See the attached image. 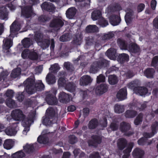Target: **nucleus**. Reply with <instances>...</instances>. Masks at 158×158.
I'll list each match as a JSON object with an SVG mask.
<instances>
[{"instance_id":"f257e3e1","label":"nucleus","mask_w":158,"mask_h":158,"mask_svg":"<svg viewBox=\"0 0 158 158\" xmlns=\"http://www.w3.org/2000/svg\"><path fill=\"white\" fill-rule=\"evenodd\" d=\"M35 115V112L32 111L28 114L26 118L22 121V125L25 127L23 131V134L26 135L27 132L29 131L30 126L31 124L33 122Z\"/></svg>"},{"instance_id":"f03ea898","label":"nucleus","mask_w":158,"mask_h":158,"mask_svg":"<svg viewBox=\"0 0 158 158\" xmlns=\"http://www.w3.org/2000/svg\"><path fill=\"white\" fill-rule=\"evenodd\" d=\"M108 64V62L107 61L102 59L98 62H95L91 65L89 72L91 73H95L99 68L103 67H106Z\"/></svg>"},{"instance_id":"7ed1b4c3","label":"nucleus","mask_w":158,"mask_h":158,"mask_svg":"<svg viewBox=\"0 0 158 158\" xmlns=\"http://www.w3.org/2000/svg\"><path fill=\"white\" fill-rule=\"evenodd\" d=\"M11 116L12 118L15 121H23L27 118L23 111L20 109H15L13 110L11 113Z\"/></svg>"},{"instance_id":"20e7f679","label":"nucleus","mask_w":158,"mask_h":158,"mask_svg":"<svg viewBox=\"0 0 158 158\" xmlns=\"http://www.w3.org/2000/svg\"><path fill=\"white\" fill-rule=\"evenodd\" d=\"M27 92L29 94H32V90L34 88L35 83L33 78H29L24 82Z\"/></svg>"},{"instance_id":"39448f33","label":"nucleus","mask_w":158,"mask_h":158,"mask_svg":"<svg viewBox=\"0 0 158 158\" xmlns=\"http://www.w3.org/2000/svg\"><path fill=\"white\" fill-rule=\"evenodd\" d=\"M51 42L50 48L53 49L55 47V42L53 39L50 41L49 39H44L38 44L43 49H44L48 48Z\"/></svg>"},{"instance_id":"423d86ee","label":"nucleus","mask_w":158,"mask_h":158,"mask_svg":"<svg viewBox=\"0 0 158 158\" xmlns=\"http://www.w3.org/2000/svg\"><path fill=\"white\" fill-rule=\"evenodd\" d=\"M130 128V124L128 123L123 122L120 124V130L122 132L124 133L126 135L129 136L133 134V131H128Z\"/></svg>"},{"instance_id":"0eeeda50","label":"nucleus","mask_w":158,"mask_h":158,"mask_svg":"<svg viewBox=\"0 0 158 158\" xmlns=\"http://www.w3.org/2000/svg\"><path fill=\"white\" fill-rule=\"evenodd\" d=\"M18 123H13L10 127H7L5 131L6 134L10 136L15 135L17 132L16 128L18 127Z\"/></svg>"},{"instance_id":"6e6552de","label":"nucleus","mask_w":158,"mask_h":158,"mask_svg":"<svg viewBox=\"0 0 158 158\" xmlns=\"http://www.w3.org/2000/svg\"><path fill=\"white\" fill-rule=\"evenodd\" d=\"M85 40L86 46H90L93 44H94L96 48L100 46V41L93 37L89 36L86 37Z\"/></svg>"},{"instance_id":"1a4fd4ad","label":"nucleus","mask_w":158,"mask_h":158,"mask_svg":"<svg viewBox=\"0 0 158 158\" xmlns=\"http://www.w3.org/2000/svg\"><path fill=\"white\" fill-rule=\"evenodd\" d=\"M158 123L157 122H155L151 126L152 133H144L143 138H146L147 140V138H150L152 137L156 133V131L158 130Z\"/></svg>"},{"instance_id":"9d476101","label":"nucleus","mask_w":158,"mask_h":158,"mask_svg":"<svg viewBox=\"0 0 158 158\" xmlns=\"http://www.w3.org/2000/svg\"><path fill=\"white\" fill-rule=\"evenodd\" d=\"M32 14V10L31 6L24 7L22 10L21 16L25 18H30Z\"/></svg>"},{"instance_id":"9b49d317","label":"nucleus","mask_w":158,"mask_h":158,"mask_svg":"<svg viewBox=\"0 0 158 158\" xmlns=\"http://www.w3.org/2000/svg\"><path fill=\"white\" fill-rule=\"evenodd\" d=\"M71 99L70 95L64 92H60L59 94V100L61 102L66 103L69 102Z\"/></svg>"},{"instance_id":"f8f14e48","label":"nucleus","mask_w":158,"mask_h":158,"mask_svg":"<svg viewBox=\"0 0 158 158\" xmlns=\"http://www.w3.org/2000/svg\"><path fill=\"white\" fill-rule=\"evenodd\" d=\"M64 25V23L62 20L59 18L54 19L51 23L50 26L58 29L62 27Z\"/></svg>"},{"instance_id":"ddd939ff","label":"nucleus","mask_w":158,"mask_h":158,"mask_svg":"<svg viewBox=\"0 0 158 158\" xmlns=\"http://www.w3.org/2000/svg\"><path fill=\"white\" fill-rule=\"evenodd\" d=\"M101 138L98 136H93L92 137V139L89 141L88 143L89 146L96 147L97 145L101 142Z\"/></svg>"},{"instance_id":"4468645a","label":"nucleus","mask_w":158,"mask_h":158,"mask_svg":"<svg viewBox=\"0 0 158 158\" xmlns=\"http://www.w3.org/2000/svg\"><path fill=\"white\" fill-rule=\"evenodd\" d=\"M41 7L43 10L49 12H52L55 9L53 5L50 2H45L42 4Z\"/></svg>"},{"instance_id":"2eb2a0df","label":"nucleus","mask_w":158,"mask_h":158,"mask_svg":"<svg viewBox=\"0 0 158 158\" xmlns=\"http://www.w3.org/2000/svg\"><path fill=\"white\" fill-rule=\"evenodd\" d=\"M134 92L135 94L140 96L145 95L148 92L147 89L144 87H137L134 88Z\"/></svg>"},{"instance_id":"dca6fc26","label":"nucleus","mask_w":158,"mask_h":158,"mask_svg":"<svg viewBox=\"0 0 158 158\" xmlns=\"http://www.w3.org/2000/svg\"><path fill=\"white\" fill-rule=\"evenodd\" d=\"M92 80L90 76L88 75L83 76L80 80V84L81 85H86L90 83Z\"/></svg>"},{"instance_id":"f3484780","label":"nucleus","mask_w":158,"mask_h":158,"mask_svg":"<svg viewBox=\"0 0 158 158\" xmlns=\"http://www.w3.org/2000/svg\"><path fill=\"white\" fill-rule=\"evenodd\" d=\"M45 100L50 105H56L57 102V99L56 98L50 94L46 95Z\"/></svg>"},{"instance_id":"a211bd4d","label":"nucleus","mask_w":158,"mask_h":158,"mask_svg":"<svg viewBox=\"0 0 158 158\" xmlns=\"http://www.w3.org/2000/svg\"><path fill=\"white\" fill-rule=\"evenodd\" d=\"M4 44L3 46V50L4 52H7L8 50L12 46L13 42L11 40L9 39H5L3 40Z\"/></svg>"},{"instance_id":"6ab92c4d","label":"nucleus","mask_w":158,"mask_h":158,"mask_svg":"<svg viewBox=\"0 0 158 158\" xmlns=\"http://www.w3.org/2000/svg\"><path fill=\"white\" fill-rule=\"evenodd\" d=\"M108 88L107 85L105 84H103L100 85L96 88L95 92L97 94H102L106 92Z\"/></svg>"},{"instance_id":"aec40b11","label":"nucleus","mask_w":158,"mask_h":158,"mask_svg":"<svg viewBox=\"0 0 158 158\" xmlns=\"http://www.w3.org/2000/svg\"><path fill=\"white\" fill-rule=\"evenodd\" d=\"M127 89L124 88L119 90L117 94V97L119 100H123L127 98Z\"/></svg>"},{"instance_id":"412c9836","label":"nucleus","mask_w":158,"mask_h":158,"mask_svg":"<svg viewBox=\"0 0 158 158\" xmlns=\"http://www.w3.org/2000/svg\"><path fill=\"white\" fill-rule=\"evenodd\" d=\"M144 152L140 148H136L132 152V155L134 158H142Z\"/></svg>"},{"instance_id":"4be33fe9","label":"nucleus","mask_w":158,"mask_h":158,"mask_svg":"<svg viewBox=\"0 0 158 158\" xmlns=\"http://www.w3.org/2000/svg\"><path fill=\"white\" fill-rule=\"evenodd\" d=\"M21 28L19 23L15 20L10 26V31L11 33H15L18 31Z\"/></svg>"},{"instance_id":"5701e85b","label":"nucleus","mask_w":158,"mask_h":158,"mask_svg":"<svg viewBox=\"0 0 158 158\" xmlns=\"http://www.w3.org/2000/svg\"><path fill=\"white\" fill-rule=\"evenodd\" d=\"M110 23L113 26L118 24L120 23L121 19L119 17L115 15H112L109 18Z\"/></svg>"},{"instance_id":"b1692460","label":"nucleus","mask_w":158,"mask_h":158,"mask_svg":"<svg viewBox=\"0 0 158 158\" xmlns=\"http://www.w3.org/2000/svg\"><path fill=\"white\" fill-rule=\"evenodd\" d=\"M134 144L133 143H130L127 148L123 151L124 154L123 156V158H128L130 156V153L131 152L133 147Z\"/></svg>"},{"instance_id":"393cba45","label":"nucleus","mask_w":158,"mask_h":158,"mask_svg":"<svg viewBox=\"0 0 158 158\" xmlns=\"http://www.w3.org/2000/svg\"><path fill=\"white\" fill-rule=\"evenodd\" d=\"M34 90H32V94L37 91H41L44 89V85L42 82L41 81H39L35 84Z\"/></svg>"},{"instance_id":"a878e982","label":"nucleus","mask_w":158,"mask_h":158,"mask_svg":"<svg viewBox=\"0 0 158 158\" xmlns=\"http://www.w3.org/2000/svg\"><path fill=\"white\" fill-rule=\"evenodd\" d=\"M106 55L110 59L114 60L116 57V50L113 48L109 49L106 52Z\"/></svg>"},{"instance_id":"bb28decb","label":"nucleus","mask_w":158,"mask_h":158,"mask_svg":"<svg viewBox=\"0 0 158 158\" xmlns=\"http://www.w3.org/2000/svg\"><path fill=\"white\" fill-rule=\"evenodd\" d=\"M76 9L74 7L69 8L66 11V17L69 19H73L76 13Z\"/></svg>"},{"instance_id":"cd10ccee","label":"nucleus","mask_w":158,"mask_h":158,"mask_svg":"<svg viewBox=\"0 0 158 158\" xmlns=\"http://www.w3.org/2000/svg\"><path fill=\"white\" fill-rule=\"evenodd\" d=\"M117 146L120 150H123L127 145V141L124 138L119 139L117 142Z\"/></svg>"},{"instance_id":"c85d7f7f","label":"nucleus","mask_w":158,"mask_h":158,"mask_svg":"<svg viewBox=\"0 0 158 158\" xmlns=\"http://www.w3.org/2000/svg\"><path fill=\"white\" fill-rule=\"evenodd\" d=\"M0 19L6 20L8 19V13L6 7L3 6L0 8Z\"/></svg>"},{"instance_id":"c756f323","label":"nucleus","mask_w":158,"mask_h":158,"mask_svg":"<svg viewBox=\"0 0 158 158\" xmlns=\"http://www.w3.org/2000/svg\"><path fill=\"white\" fill-rule=\"evenodd\" d=\"M46 81L49 84H52L55 83L56 80L54 76L51 73H49L46 77Z\"/></svg>"},{"instance_id":"7c9ffc66","label":"nucleus","mask_w":158,"mask_h":158,"mask_svg":"<svg viewBox=\"0 0 158 158\" xmlns=\"http://www.w3.org/2000/svg\"><path fill=\"white\" fill-rule=\"evenodd\" d=\"M147 103L146 102H144L142 103H140L136 102L135 103L134 109L136 110H139V111H141L147 107Z\"/></svg>"},{"instance_id":"2f4dec72","label":"nucleus","mask_w":158,"mask_h":158,"mask_svg":"<svg viewBox=\"0 0 158 158\" xmlns=\"http://www.w3.org/2000/svg\"><path fill=\"white\" fill-rule=\"evenodd\" d=\"M127 50L131 52L136 53L139 51V48L136 44L132 43L129 44Z\"/></svg>"},{"instance_id":"473e14b6","label":"nucleus","mask_w":158,"mask_h":158,"mask_svg":"<svg viewBox=\"0 0 158 158\" xmlns=\"http://www.w3.org/2000/svg\"><path fill=\"white\" fill-rule=\"evenodd\" d=\"M85 30L89 33L97 32L98 31V29L95 25H89L86 27Z\"/></svg>"},{"instance_id":"72a5a7b5","label":"nucleus","mask_w":158,"mask_h":158,"mask_svg":"<svg viewBox=\"0 0 158 158\" xmlns=\"http://www.w3.org/2000/svg\"><path fill=\"white\" fill-rule=\"evenodd\" d=\"M101 17V13L99 10H94L92 13L91 18L93 20L100 19Z\"/></svg>"},{"instance_id":"f704fd0d","label":"nucleus","mask_w":158,"mask_h":158,"mask_svg":"<svg viewBox=\"0 0 158 158\" xmlns=\"http://www.w3.org/2000/svg\"><path fill=\"white\" fill-rule=\"evenodd\" d=\"M56 113V111L52 108H48L46 111L45 116L52 118Z\"/></svg>"},{"instance_id":"c9c22d12","label":"nucleus","mask_w":158,"mask_h":158,"mask_svg":"<svg viewBox=\"0 0 158 158\" xmlns=\"http://www.w3.org/2000/svg\"><path fill=\"white\" fill-rule=\"evenodd\" d=\"M155 71L154 69L148 68L144 72L145 75L148 78H151L153 76Z\"/></svg>"},{"instance_id":"e433bc0d","label":"nucleus","mask_w":158,"mask_h":158,"mask_svg":"<svg viewBox=\"0 0 158 158\" xmlns=\"http://www.w3.org/2000/svg\"><path fill=\"white\" fill-rule=\"evenodd\" d=\"M14 145V142L12 139H7L5 140L3 144L4 148L10 149L12 148Z\"/></svg>"},{"instance_id":"4c0bfd02","label":"nucleus","mask_w":158,"mask_h":158,"mask_svg":"<svg viewBox=\"0 0 158 158\" xmlns=\"http://www.w3.org/2000/svg\"><path fill=\"white\" fill-rule=\"evenodd\" d=\"M98 124V120L95 118L91 119L88 123V127L89 129H94L96 128Z\"/></svg>"},{"instance_id":"58836bf2","label":"nucleus","mask_w":158,"mask_h":158,"mask_svg":"<svg viewBox=\"0 0 158 158\" xmlns=\"http://www.w3.org/2000/svg\"><path fill=\"white\" fill-rule=\"evenodd\" d=\"M43 34L40 32H36L35 34L34 39L38 44L43 39Z\"/></svg>"},{"instance_id":"ea45409f","label":"nucleus","mask_w":158,"mask_h":158,"mask_svg":"<svg viewBox=\"0 0 158 158\" xmlns=\"http://www.w3.org/2000/svg\"><path fill=\"white\" fill-rule=\"evenodd\" d=\"M36 143L33 144H27L26 145L23 147L24 151L30 153L32 152L34 149V147H35Z\"/></svg>"},{"instance_id":"a19ab883","label":"nucleus","mask_w":158,"mask_h":158,"mask_svg":"<svg viewBox=\"0 0 158 158\" xmlns=\"http://www.w3.org/2000/svg\"><path fill=\"white\" fill-rule=\"evenodd\" d=\"M65 89L69 92L74 91L76 89V85L72 82H67V85L64 87Z\"/></svg>"},{"instance_id":"79ce46f5","label":"nucleus","mask_w":158,"mask_h":158,"mask_svg":"<svg viewBox=\"0 0 158 158\" xmlns=\"http://www.w3.org/2000/svg\"><path fill=\"white\" fill-rule=\"evenodd\" d=\"M22 44L25 48H28L33 44L32 40L29 38H25L22 41Z\"/></svg>"},{"instance_id":"37998d69","label":"nucleus","mask_w":158,"mask_h":158,"mask_svg":"<svg viewBox=\"0 0 158 158\" xmlns=\"http://www.w3.org/2000/svg\"><path fill=\"white\" fill-rule=\"evenodd\" d=\"M137 114L136 111L133 110H128L125 113V116L126 118H133Z\"/></svg>"},{"instance_id":"c03bdc74","label":"nucleus","mask_w":158,"mask_h":158,"mask_svg":"<svg viewBox=\"0 0 158 158\" xmlns=\"http://www.w3.org/2000/svg\"><path fill=\"white\" fill-rule=\"evenodd\" d=\"M114 36V34L113 32H109L103 34L101 37V39L103 40L106 41L110 40Z\"/></svg>"},{"instance_id":"a18cd8bd","label":"nucleus","mask_w":158,"mask_h":158,"mask_svg":"<svg viewBox=\"0 0 158 158\" xmlns=\"http://www.w3.org/2000/svg\"><path fill=\"white\" fill-rule=\"evenodd\" d=\"M114 110L115 112L120 114L123 112L125 109L123 106L116 104L114 106Z\"/></svg>"},{"instance_id":"49530a36","label":"nucleus","mask_w":158,"mask_h":158,"mask_svg":"<svg viewBox=\"0 0 158 158\" xmlns=\"http://www.w3.org/2000/svg\"><path fill=\"white\" fill-rule=\"evenodd\" d=\"M6 104L10 108H15L17 106V105L15 101L11 98H8L6 100Z\"/></svg>"},{"instance_id":"de8ad7c7","label":"nucleus","mask_w":158,"mask_h":158,"mask_svg":"<svg viewBox=\"0 0 158 158\" xmlns=\"http://www.w3.org/2000/svg\"><path fill=\"white\" fill-rule=\"evenodd\" d=\"M117 43L121 49L122 50H127L128 49V46L123 40L121 39H118L117 40Z\"/></svg>"},{"instance_id":"09e8293b","label":"nucleus","mask_w":158,"mask_h":158,"mask_svg":"<svg viewBox=\"0 0 158 158\" xmlns=\"http://www.w3.org/2000/svg\"><path fill=\"white\" fill-rule=\"evenodd\" d=\"M21 69L20 68H17L14 69L11 74V77L15 78L19 76L21 74Z\"/></svg>"},{"instance_id":"8fccbe9b","label":"nucleus","mask_w":158,"mask_h":158,"mask_svg":"<svg viewBox=\"0 0 158 158\" xmlns=\"http://www.w3.org/2000/svg\"><path fill=\"white\" fill-rule=\"evenodd\" d=\"M108 81L111 85L116 84L118 82V80L116 76L114 75H110L108 77Z\"/></svg>"},{"instance_id":"3c124183","label":"nucleus","mask_w":158,"mask_h":158,"mask_svg":"<svg viewBox=\"0 0 158 158\" xmlns=\"http://www.w3.org/2000/svg\"><path fill=\"white\" fill-rule=\"evenodd\" d=\"M37 140L38 142L40 143L45 144L48 142V138L47 136H44L41 135L38 137Z\"/></svg>"},{"instance_id":"603ef678","label":"nucleus","mask_w":158,"mask_h":158,"mask_svg":"<svg viewBox=\"0 0 158 158\" xmlns=\"http://www.w3.org/2000/svg\"><path fill=\"white\" fill-rule=\"evenodd\" d=\"M29 55V59L32 60H36L37 59L39 56L36 52L30 51Z\"/></svg>"},{"instance_id":"864d4df0","label":"nucleus","mask_w":158,"mask_h":158,"mask_svg":"<svg viewBox=\"0 0 158 158\" xmlns=\"http://www.w3.org/2000/svg\"><path fill=\"white\" fill-rule=\"evenodd\" d=\"M52 118L47 116L44 117L43 121V124L46 126H50L52 123V121L50 120Z\"/></svg>"},{"instance_id":"5fc2aeb1","label":"nucleus","mask_w":158,"mask_h":158,"mask_svg":"<svg viewBox=\"0 0 158 158\" xmlns=\"http://www.w3.org/2000/svg\"><path fill=\"white\" fill-rule=\"evenodd\" d=\"M120 60L123 62L127 61L129 60V56L128 55L125 53H123L120 54L118 56Z\"/></svg>"},{"instance_id":"6e6d98bb","label":"nucleus","mask_w":158,"mask_h":158,"mask_svg":"<svg viewBox=\"0 0 158 158\" xmlns=\"http://www.w3.org/2000/svg\"><path fill=\"white\" fill-rule=\"evenodd\" d=\"M143 116V114L141 113H140L138 115L134 121V123L135 125H138L142 122Z\"/></svg>"},{"instance_id":"4d7b16f0","label":"nucleus","mask_w":158,"mask_h":158,"mask_svg":"<svg viewBox=\"0 0 158 158\" xmlns=\"http://www.w3.org/2000/svg\"><path fill=\"white\" fill-rule=\"evenodd\" d=\"M58 82L59 86L63 87H64L67 84L66 81L63 77H60Z\"/></svg>"},{"instance_id":"13d9d810","label":"nucleus","mask_w":158,"mask_h":158,"mask_svg":"<svg viewBox=\"0 0 158 158\" xmlns=\"http://www.w3.org/2000/svg\"><path fill=\"white\" fill-rule=\"evenodd\" d=\"M9 74V72L6 71L2 72L0 74V81H1L2 80H3V81L6 80Z\"/></svg>"},{"instance_id":"bf43d9fd","label":"nucleus","mask_w":158,"mask_h":158,"mask_svg":"<svg viewBox=\"0 0 158 158\" xmlns=\"http://www.w3.org/2000/svg\"><path fill=\"white\" fill-rule=\"evenodd\" d=\"M64 66L67 70L69 71H72L74 70L73 65L69 62H65L64 64Z\"/></svg>"},{"instance_id":"052dcab7","label":"nucleus","mask_w":158,"mask_h":158,"mask_svg":"<svg viewBox=\"0 0 158 158\" xmlns=\"http://www.w3.org/2000/svg\"><path fill=\"white\" fill-rule=\"evenodd\" d=\"M99 24L101 27H104L108 25V23L107 21L102 17L99 20Z\"/></svg>"},{"instance_id":"680f3d73","label":"nucleus","mask_w":158,"mask_h":158,"mask_svg":"<svg viewBox=\"0 0 158 158\" xmlns=\"http://www.w3.org/2000/svg\"><path fill=\"white\" fill-rule=\"evenodd\" d=\"M30 51L28 49L24 50L22 52L21 56L23 59L29 58Z\"/></svg>"},{"instance_id":"e2e57ef3","label":"nucleus","mask_w":158,"mask_h":158,"mask_svg":"<svg viewBox=\"0 0 158 158\" xmlns=\"http://www.w3.org/2000/svg\"><path fill=\"white\" fill-rule=\"evenodd\" d=\"M125 20L127 24L129 25L132 21L131 14L127 13L125 16Z\"/></svg>"},{"instance_id":"0e129e2a","label":"nucleus","mask_w":158,"mask_h":158,"mask_svg":"<svg viewBox=\"0 0 158 158\" xmlns=\"http://www.w3.org/2000/svg\"><path fill=\"white\" fill-rule=\"evenodd\" d=\"M60 68L57 64H55L51 66L49 68L50 71H52L53 72H55L56 71L59 70Z\"/></svg>"},{"instance_id":"69168bd1","label":"nucleus","mask_w":158,"mask_h":158,"mask_svg":"<svg viewBox=\"0 0 158 158\" xmlns=\"http://www.w3.org/2000/svg\"><path fill=\"white\" fill-rule=\"evenodd\" d=\"M139 81L137 80L132 81L127 85L128 87L130 89L133 88L135 86L138 85Z\"/></svg>"},{"instance_id":"338daca9","label":"nucleus","mask_w":158,"mask_h":158,"mask_svg":"<svg viewBox=\"0 0 158 158\" xmlns=\"http://www.w3.org/2000/svg\"><path fill=\"white\" fill-rule=\"evenodd\" d=\"M70 38L69 37V35L68 34L64 35H62L60 38V40L61 41L65 42L69 41Z\"/></svg>"},{"instance_id":"774afa93","label":"nucleus","mask_w":158,"mask_h":158,"mask_svg":"<svg viewBox=\"0 0 158 158\" xmlns=\"http://www.w3.org/2000/svg\"><path fill=\"white\" fill-rule=\"evenodd\" d=\"M158 65V56H156L152 59L151 65L152 66L155 67Z\"/></svg>"}]
</instances>
